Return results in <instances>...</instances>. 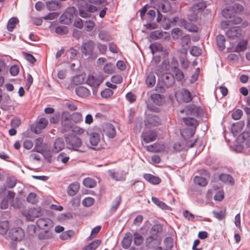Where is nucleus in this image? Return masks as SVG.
<instances>
[{
	"instance_id": "50",
	"label": "nucleus",
	"mask_w": 250,
	"mask_h": 250,
	"mask_svg": "<svg viewBox=\"0 0 250 250\" xmlns=\"http://www.w3.org/2000/svg\"><path fill=\"white\" fill-rule=\"evenodd\" d=\"M132 189L136 192H140L144 189V184L140 181L135 182L132 185Z\"/></svg>"
},
{
	"instance_id": "5",
	"label": "nucleus",
	"mask_w": 250,
	"mask_h": 250,
	"mask_svg": "<svg viewBox=\"0 0 250 250\" xmlns=\"http://www.w3.org/2000/svg\"><path fill=\"white\" fill-rule=\"evenodd\" d=\"M9 236L13 241H20L24 237V232L21 228H14L10 230Z\"/></svg>"
},
{
	"instance_id": "40",
	"label": "nucleus",
	"mask_w": 250,
	"mask_h": 250,
	"mask_svg": "<svg viewBox=\"0 0 250 250\" xmlns=\"http://www.w3.org/2000/svg\"><path fill=\"white\" fill-rule=\"evenodd\" d=\"M101 243L100 240H95L86 246L83 250H95Z\"/></svg>"
},
{
	"instance_id": "32",
	"label": "nucleus",
	"mask_w": 250,
	"mask_h": 250,
	"mask_svg": "<svg viewBox=\"0 0 250 250\" xmlns=\"http://www.w3.org/2000/svg\"><path fill=\"white\" fill-rule=\"evenodd\" d=\"M47 8L49 10L55 11L61 7V3L57 0H50L46 2Z\"/></svg>"
},
{
	"instance_id": "8",
	"label": "nucleus",
	"mask_w": 250,
	"mask_h": 250,
	"mask_svg": "<svg viewBox=\"0 0 250 250\" xmlns=\"http://www.w3.org/2000/svg\"><path fill=\"white\" fill-rule=\"evenodd\" d=\"M226 36L231 40H238L242 35V30L238 27H233L228 30L226 33Z\"/></svg>"
},
{
	"instance_id": "42",
	"label": "nucleus",
	"mask_w": 250,
	"mask_h": 250,
	"mask_svg": "<svg viewBox=\"0 0 250 250\" xmlns=\"http://www.w3.org/2000/svg\"><path fill=\"white\" fill-rule=\"evenodd\" d=\"M71 121L75 123H79L83 121V116L81 113L76 112L72 113L69 117Z\"/></svg>"
},
{
	"instance_id": "1",
	"label": "nucleus",
	"mask_w": 250,
	"mask_h": 250,
	"mask_svg": "<svg viewBox=\"0 0 250 250\" xmlns=\"http://www.w3.org/2000/svg\"><path fill=\"white\" fill-rule=\"evenodd\" d=\"M66 148L70 150L82 152L80 149L83 142L81 138L76 134L71 133L65 137Z\"/></svg>"
},
{
	"instance_id": "20",
	"label": "nucleus",
	"mask_w": 250,
	"mask_h": 250,
	"mask_svg": "<svg viewBox=\"0 0 250 250\" xmlns=\"http://www.w3.org/2000/svg\"><path fill=\"white\" fill-rule=\"evenodd\" d=\"M146 120L147 124L151 126H158L160 124V120L158 116L152 114H148L146 116Z\"/></svg>"
},
{
	"instance_id": "24",
	"label": "nucleus",
	"mask_w": 250,
	"mask_h": 250,
	"mask_svg": "<svg viewBox=\"0 0 250 250\" xmlns=\"http://www.w3.org/2000/svg\"><path fill=\"white\" fill-rule=\"evenodd\" d=\"M80 189V184L77 182L71 183L68 187L67 193L70 196H74L77 194Z\"/></svg>"
},
{
	"instance_id": "29",
	"label": "nucleus",
	"mask_w": 250,
	"mask_h": 250,
	"mask_svg": "<svg viewBox=\"0 0 250 250\" xmlns=\"http://www.w3.org/2000/svg\"><path fill=\"white\" fill-rule=\"evenodd\" d=\"M122 202V197L121 196H118L115 198L113 202L112 206L109 209V213L113 214L115 213Z\"/></svg>"
},
{
	"instance_id": "31",
	"label": "nucleus",
	"mask_w": 250,
	"mask_h": 250,
	"mask_svg": "<svg viewBox=\"0 0 250 250\" xmlns=\"http://www.w3.org/2000/svg\"><path fill=\"white\" fill-rule=\"evenodd\" d=\"M181 95L183 101L187 103L191 102L193 99L192 94L187 89H182Z\"/></svg>"
},
{
	"instance_id": "43",
	"label": "nucleus",
	"mask_w": 250,
	"mask_h": 250,
	"mask_svg": "<svg viewBox=\"0 0 250 250\" xmlns=\"http://www.w3.org/2000/svg\"><path fill=\"white\" fill-rule=\"evenodd\" d=\"M9 229V222L5 220L0 222V234L4 235Z\"/></svg>"
},
{
	"instance_id": "56",
	"label": "nucleus",
	"mask_w": 250,
	"mask_h": 250,
	"mask_svg": "<svg viewBox=\"0 0 250 250\" xmlns=\"http://www.w3.org/2000/svg\"><path fill=\"white\" fill-rule=\"evenodd\" d=\"M69 159V157L64 152H61L57 157L58 161L62 162L63 164H66Z\"/></svg>"
},
{
	"instance_id": "54",
	"label": "nucleus",
	"mask_w": 250,
	"mask_h": 250,
	"mask_svg": "<svg viewBox=\"0 0 250 250\" xmlns=\"http://www.w3.org/2000/svg\"><path fill=\"white\" fill-rule=\"evenodd\" d=\"M190 38L189 35H186L181 38V44L183 47H188L190 43Z\"/></svg>"
},
{
	"instance_id": "9",
	"label": "nucleus",
	"mask_w": 250,
	"mask_h": 250,
	"mask_svg": "<svg viewBox=\"0 0 250 250\" xmlns=\"http://www.w3.org/2000/svg\"><path fill=\"white\" fill-rule=\"evenodd\" d=\"M161 241V238H157L152 236H148L145 240L146 246L149 249H155L159 246Z\"/></svg>"
},
{
	"instance_id": "28",
	"label": "nucleus",
	"mask_w": 250,
	"mask_h": 250,
	"mask_svg": "<svg viewBox=\"0 0 250 250\" xmlns=\"http://www.w3.org/2000/svg\"><path fill=\"white\" fill-rule=\"evenodd\" d=\"M183 121L186 125L194 128H196L198 125V121L194 118L185 117L183 118Z\"/></svg>"
},
{
	"instance_id": "22",
	"label": "nucleus",
	"mask_w": 250,
	"mask_h": 250,
	"mask_svg": "<svg viewBox=\"0 0 250 250\" xmlns=\"http://www.w3.org/2000/svg\"><path fill=\"white\" fill-rule=\"evenodd\" d=\"M163 231V228L160 224H155L153 225L150 230V235L157 238H161L160 234Z\"/></svg>"
},
{
	"instance_id": "6",
	"label": "nucleus",
	"mask_w": 250,
	"mask_h": 250,
	"mask_svg": "<svg viewBox=\"0 0 250 250\" xmlns=\"http://www.w3.org/2000/svg\"><path fill=\"white\" fill-rule=\"evenodd\" d=\"M73 123L70 119L68 114H63L61 119V131L62 133L66 132L71 130L73 126Z\"/></svg>"
},
{
	"instance_id": "12",
	"label": "nucleus",
	"mask_w": 250,
	"mask_h": 250,
	"mask_svg": "<svg viewBox=\"0 0 250 250\" xmlns=\"http://www.w3.org/2000/svg\"><path fill=\"white\" fill-rule=\"evenodd\" d=\"M143 141L146 143H149L154 141L157 138V133L154 130H150L143 132L141 135Z\"/></svg>"
},
{
	"instance_id": "7",
	"label": "nucleus",
	"mask_w": 250,
	"mask_h": 250,
	"mask_svg": "<svg viewBox=\"0 0 250 250\" xmlns=\"http://www.w3.org/2000/svg\"><path fill=\"white\" fill-rule=\"evenodd\" d=\"M36 224L41 229H49L53 227V221L46 217L40 218L37 220Z\"/></svg>"
},
{
	"instance_id": "15",
	"label": "nucleus",
	"mask_w": 250,
	"mask_h": 250,
	"mask_svg": "<svg viewBox=\"0 0 250 250\" xmlns=\"http://www.w3.org/2000/svg\"><path fill=\"white\" fill-rule=\"evenodd\" d=\"M77 2L80 16L84 18H87L88 14L85 11H87L86 8L88 4L86 1L85 0H77Z\"/></svg>"
},
{
	"instance_id": "37",
	"label": "nucleus",
	"mask_w": 250,
	"mask_h": 250,
	"mask_svg": "<svg viewBox=\"0 0 250 250\" xmlns=\"http://www.w3.org/2000/svg\"><path fill=\"white\" fill-rule=\"evenodd\" d=\"M83 184L86 188H93L96 187L97 182L95 180L91 178L87 177L85 178L83 180Z\"/></svg>"
},
{
	"instance_id": "23",
	"label": "nucleus",
	"mask_w": 250,
	"mask_h": 250,
	"mask_svg": "<svg viewBox=\"0 0 250 250\" xmlns=\"http://www.w3.org/2000/svg\"><path fill=\"white\" fill-rule=\"evenodd\" d=\"M147 151L152 152H160L164 150V146L159 143H154L146 146Z\"/></svg>"
},
{
	"instance_id": "33",
	"label": "nucleus",
	"mask_w": 250,
	"mask_h": 250,
	"mask_svg": "<svg viewBox=\"0 0 250 250\" xmlns=\"http://www.w3.org/2000/svg\"><path fill=\"white\" fill-rule=\"evenodd\" d=\"M53 233L49 230L42 231L38 234V238L40 240H48L53 238Z\"/></svg>"
},
{
	"instance_id": "2",
	"label": "nucleus",
	"mask_w": 250,
	"mask_h": 250,
	"mask_svg": "<svg viewBox=\"0 0 250 250\" xmlns=\"http://www.w3.org/2000/svg\"><path fill=\"white\" fill-rule=\"evenodd\" d=\"M95 42L92 40H89L82 43L80 47V50L82 55L87 57L88 59L95 60L98 56V53L95 51Z\"/></svg>"
},
{
	"instance_id": "61",
	"label": "nucleus",
	"mask_w": 250,
	"mask_h": 250,
	"mask_svg": "<svg viewBox=\"0 0 250 250\" xmlns=\"http://www.w3.org/2000/svg\"><path fill=\"white\" fill-rule=\"evenodd\" d=\"M170 67H171V64L170 65L169 60L168 59L164 60L161 63V72L162 71H167L169 69Z\"/></svg>"
},
{
	"instance_id": "35",
	"label": "nucleus",
	"mask_w": 250,
	"mask_h": 250,
	"mask_svg": "<svg viewBox=\"0 0 250 250\" xmlns=\"http://www.w3.org/2000/svg\"><path fill=\"white\" fill-rule=\"evenodd\" d=\"M105 134L110 138H113L115 137L116 135V130L114 126L111 124H109L108 125H107L105 129Z\"/></svg>"
},
{
	"instance_id": "41",
	"label": "nucleus",
	"mask_w": 250,
	"mask_h": 250,
	"mask_svg": "<svg viewBox=\"0 0 250 250\" xmlns=\"http://www.w3.org/2000/svg\"><path fill=\"white\" fill-rule=\"evenodd\" d=\"M19 22V20L17 18L13 17L11 18L7 23V30L10 31H13V29L16 26L17 23Z\"/></svg>"
},
{
	"instance_id": "57",
	"label": "nucleus",
	"mask_w": 250,
	"mask_h": 250,
	"mask_svg": "<svg viewBox=\"0 0 250 250\" xmlns=\"http://www.w3.org/2000/svg\"><path fill=\"white\" fill-rule=\"evenodd\" d=\"M114 66L111 63L105 64L104 67V71L106 74H112L114 72Z\"/></svg>"
},
{
	"instance_id": "49",
	"label": "nucleus",
	"mask_w": 250,
	"mask_h": 250,
	"mask_svg": "<svg viewBox=\"0 0 250 250\" xmlns=\"http://www.w3.org/2000/svg\"><path fill=\"white\" fill-rule=\"evenodd\" d=\"M242 19L240 18L236 17L234 18V20H230L222 22L221 25L223 28H226L228 26L230 25V22H232L233 24H238L240 23Z\"/></svg>"
},
{
	"instance_id": "47",
	"label": "nucleus",
	"mask_w": 250,
	"mask_h": 250,
	"mask_svg": "<svg viewBox=\"0 0 250 250\" xmlns=\"http://www.w3.org/2000/svg\"><path fill=\"white\" fill-rule=\"evenodd\" d=\"M164 32L163 31L155 30L151 32L150 34V38L154 40H157L163 38Z\"/></svg>"
},
{
	"instance_id": "60",
	"label": "nucleus",
	"mask_w": 250,
	"mask_h": 250,
	"mask_svg": "<svg viewBox=\"0 0 250 250\" xmlns=\"http://www.w3.org/2000/svg\"><path fill=\"white\" fill-rule=\"evenodd\" d=\"M164 244L166 247V249L171 250L173 247V239L171 237H167L164 240Z\"/></svg>"
},
{
	"instance_id": "27",
	"label": "nucleus",
	"mask_w": 250,
	"mask_h": 250,
	"mask_svg": "<svg viewBox=\"0 0 250 250\" xmlns=\"http://www.w3.org/2000/svg\"><path fill=\"white\" fill-rule=\"evenodd\" d=\"M144 178L147 181L153 185H158L161 182V180L159 177L154 176L151 174H145Z\"/></svg>"
},
{
	"instance_id": "62",
	"label": "nucleus",
	"mask_w": 250,
	"mask_h": 250,
	"mask_svg": "<svg viewBox=\"0 0 250 250\" xmlns=\"http://www.w3.org/2000/svg\"><path fill=\"white\" fill-rule=\"evenodd\" d=\"M27 201L33 204H35L37 201L36 194L34 192L30 193L27 197Z\"/></svg>"
},
{
	"instance_id": "52",
	"label": "nucleus",
	"mask_w": 250,
	"mask_h": 250,
	"mask_svg": "<svg viewBox=\"0 0 250 250\" xmlns=\"http://www.w3.org/2000/svg\"><path fill=\"white\" fill-rule=\"evenodd\" d=\"M190 53L193 56H199L202 54V49L198 46H193L190 49Z\"/></svg>"
},
{
	"instance_id": "36",
	"label": "nucleus",
	"mask_w": 250,
	"mask_h": 250,
	"mask_svg": "<svg viewBox=\"0 0 250 250\" xmlns=\"http://www.w3.org/2000/svg\"><path fill=\"white\" fill-rule=\"evenodd\" d=\"M89 141L93 146H96L100 141V135L98 133L92 132L90 134Z\"/></svg>"
},
{
	"instance_id": "58",
	"label": "nucleus",
	"mask_w": 250,
	"mask_h": 250,
	"mask_svg": "<svg viewBox=\"0 0 250 250\" xmlns=\"http://www.w3.org/2000/svg\"><path fill=\"white\" fill-rule=\"evenodd\" d=\"M113 94V91L110 88H105L101 92V96L104 98H108Z\"/></svg>"
},
{
	"instance_id": "13",
	"label": "nucleus",
	"mask_w": 250,
	"mask_h": 250,
	"mask_svg": "<svg viewBox=\"0 0 250 250\" xmlns=\"http://www.w3.org/2000/svg\"><path fill=\"white\" fill-rule=\"evenodd\" d=\"M42 214L41 209L39 208H30L25 212V215L26 218L32 221L35 218L39 217Z\"/></svg>"
},
{
	"instance_id": "53",
	"label": "nucleus",
	"mask_w": 250,
	"mask_h": 250,
	"mask_svg": "<svg viewBox=\"0 0 250 250\" xmlns=\"http://www.w3.org/2000/svg\"><path fill=\"white\" fill-rule=\"evenodd\" d=\"M95 202V199L92 197H86L82 201V204L86 207L92 206Z\"/></svg>"
},
{
	"instance_id": "18",
	"label": "nucleus",
	"mask_w": 250,
	"mask_h": 250,
	"mask_svg": "<svg viewBox=\"0 0 250 250\" xmlns=\"http://www.w3.org/2000/svg\"><path fill=\"white\" fill-rule=\"evenodd\" d=\"M65 146L64 141L62 138H57L53 145L52 151L54 153H58L64 148Z\"/></svg>"
},
{
	"instance_id": "14",
	"label": "nucleus",
	"mask_w": 250,
	"mask_h": 250,
	"mask_svg": "<svg viewBox=\"0 0 250 250\" xmlns=\"http://www.w3.org/2000/svg\"><path fill=\"white\" fill-rule=\"evenodd\" d=\"M179 25L189 32H197L198 30V28L196 25L191 22H188L185 19H180Z\"/></svg>"
},
{
	"instance_id": "34",
	"label": "nucleus",
	"mask_w": 250,
	"mask_h": 250,
	"mask_svg": "<svg viewBox=\"0 0 250 250\" xmlns=\"http://www.w3.org/2000/svg\"><path fill=\"white\" fill-rule=\"evenodd\" d=\"M245 125V122L243 121H240L236 123H234L232 125V131L233 133H239L241 132Z\"/></svg>"
},
{
	"instance_id": "55",
	"label": "nucleus",
	"mask_w": 250,
	"mask_h": 250,
	"mask_svg": "<svg viewBox=\"0 0 250 250\" xmlns=\"http://www.w3.org/2000/svg\"><path fill=\"white\" fill-rule=\"evenodd\" d=\"M99 37L101 40L104 42L109 41L110 38L108 33L104 30H102L99 32Z\"/></svg>"
},
{
	"instance_id": "51",
	"label": "nucleus",
	"mask_w": 250,
	"mask_h": 250,
	"mask_svg": "<svg viewBox=\"0 0 250 250\" xmlns=\"http://www.w3.org/2000/svg\"><path fill=\"white\" fill-rule=\"evenodd\" d=\"M55 32L61 35H66L68 32V29L65 26H59L56 27Z\"/></svg>"
},
{
	"instance_id": "39",
	"label": "nucleus",
	"mask_w": 250,
	"mask_h": 250,
	"mask_svg": "<svg viewBox=\"0 0 250 250\" xmlns=\"http://www.w3.org/2000/svg\"><path fill=\"white\" fill-rule=\"evenodd\" d=\"M233 14V8L231 6L226 7L222 12V16L226 18H231Z\"/></svg>"
},
{
	"instance_id": "30",
	"label": "nucleus",
	"mask_w": 250,
	"mask_h": 250,
	"mask_svg": "<svg viewBox=\"0 0 250 250\" xmlns=\"http://www.w3.org/2000/svg\"><path fill=\"white\" fill-rule=\"evenodd\" d=\"M217 45L220 51L224 50L225 48L226 39L224 36L219 34L216 37Z\"/></svg>"
},
{
	"instance_id": "48",
	"label": "nucleus",
	"mask_w": 250,
	"mask_h": 250,
	"mask_svg": "<svg viewBox=\"0 0 250 250\" xmlns=\"http://www.w3.org/2000/svg\"><path fill=\"white\" fill-rule=\"evenodd\" d=\"M48 124V121L44 118H41L36 125V129L42 130L46 127Z\"/></svg>"
},
{
	"instance_id": "38",
	"label": "nucleus",
	"mask_w": 250,
	"mask_h": 250,
	"mask_svg": "<svg viewBox=\"0 0 250 250\" xmlns=\"http://www.w3.org/2000/svg\"><path fill=\"white\" fill-rule=\"evenodd\" d=\"M151 200L154 204L162 209L167 210L169 208V207L164 202L160 201L157 197H152L151 198Z\"/></svg>"
},
{
	"instance_id": "63",
	"label": "nucleus",
	"mask_w": 250,
	"mask_h": 250,
	"mask_svg": "<svg viewBox=\"0 0 250 250\" xmlns=\"http://www.w3.org/2000/svg\"><path fill=\"white\" fill-rule=\"evenodd\" d=\"M242 115V110L239 109H237L232 113L231 116L233 119L238 120L241 118Z\"/></svg>"
},
{
	"instance_id": "59",
	"label": "nucleus",
	"mask_w": 250,
	"mask_h": 250,
	"mask_svg": "<svg viewBox=\"0 0 250 250\" xmlns=\"http://www.w3.org/2000/svg\"><path fill=\"white\" fill-rule=\"evenodd\" d=\"M95 25V24L94 22L91 20H89L88 21H85V22L84 26L85 30L87 31L90 32L92 31Z\"/></svg>"
},
{
	"instance_id": "17",
	"label": "nucleus",
	"mask_w": 250,
	"mask_h": 250,
	"mask_svg": "<svg viewBox=\"0 0 250 250\" xmlns=\"http://www.w3.org/2000/svg\"><path fill=\"white\" fill-rule=\"evenodd\" d=\"M150 99L154 104L158 106L162 105L165 102L164 96L158 93L151 94Z\"/></svg>"
},
{
	"instance_id": "21",
	"label": "nucleus",
	"mask_w": 250,
	"mask_h": 250,
	"mask_svg": "<svg viewBox=\"0 0 250 250\" xmlns=\"http://www.w3.org/2000/svg\"><path fill=\"white\" fill-rule=\"evenodd\" d=\"M146 84L148 87L151 88L156 83V77L153 72L146 73Z\"/></svg>"
},
{
	"instance_id": "4",
	"label": "nucleus",
	"mask_w": 250,
	"mask_h": 250,
	"mask_svg": "<svg viewBox=\"0 0 250 250\" xmlns=\"http://www.w3.org/2000/svg\"><path fill=\"white\" fill-rule=\"evenodd\" d=\"M75 10L74 7L68 8L60 17V22L62 24H69L73 19Z\"/></svg>"
},
{
	"instance_id": "44",
	"label": "nucleus",
	"mask_w": 250,
	"mask_h": 250,
	"mask_svg": "<svg viewBox=\"0 0 250 250\" xmlns=\"http://www.w3.org/2000/svg\"><path fill=\"white\" fill-rule=\"evenodd\" d=\"M193 181L195 184L201 187H205L208 184L207 179L201 176H195Z\"/></svg>"
},
{
	"instance_id": "25",
	"label": "nucleus",
	"mask_w": 250,
	"mask_h": 250,
	"mask_svg": "<svg viewBox=\"0 0 250 250\" xmlns=\"http://www.w3.org/2000/svg\"><path fill=\"white\" fill-rule=\"evenodd\" d=\"M132 241V235L130 232H127L125 233L122 242V247L126 249L128 248Z\"/></svg>"
},
{
	"instance_id": "46",
	"label": "nucleus",
	"mask_w": 250,
	"mask_h": 250,
	"mask_svg": "<svg viewBox=\"0 0 250 250\" xmlns=\"http://www.w3.org/2000/svg\"><path fill=\"white\" fill-rule=\"evenodd\" d=\"M248 42L247 41L242 40L238 42L237 46L235 48V51L240 52L246 50Z\"/></svg>"
},
{
	"instance_id": "16",
	"label": "nucleus",
	"mask_w": 250,
	"mask_h": 250,
	"mask_svg": "<svg viewBox=\"0 0 250 250\" xmlns=\"http://www.w3.org/2000/svg\"><path fill=\"white\" fill-rule=\"evenodd\" d=\"M108 173L111 179L116 181H123L125 179L126 173L124 171L115 172L112 170H109Z\"/></svg>"
},
{
	"instance_id": "19",
	"label": "nucleus",
	"mask_w": 250,
	"mask_h": 250,
	"mask_svg": "<svg viewBox=\"0 0 250 250\" xmlns=\"http://www.w3.org/2000/svg\"><path fill=\"white\" fill-rule=\"evenodd\" d=\"M219 179L223 183L230 186H233L235 183L233 177L229 174L221 173L219 176Z\"/></svg>"
},
{
	"instance_id": "11",
	"label": "nucleus",
	"mask_w": 250,
	"mask_h": 250,
	"mask_svg": "<svg viewBox=\"0 0 250 250\" xmlns=\"http://www.w3.org/2000/svg\"><path fill=\"white\" fill-rule=\"evenodd\" d=\"M102 83V81L101 80L97 79L92 75L88 76L86 80L87 84L92 87L94 94L97 92L98 87Z\"/></svg>"
},
{
	"instance_id": "26",
	"label": "nucleus",
	"mask_w": 250,
	"mask_h": 250,
	"mask_svg": "<svg viewBox=\"0 0 250 250\" xmlns=\"http://www.w3.org/2000/svg\"><path fill=\"white\" fill-rule=\"evenodd\" d=\"M76 94L81 97H87L90 94L89 90L82 86L77 87L75 89Z\"/></svg>"
},
{
	"instance_id": "45",
	"label": "nucleus",
	"mask_w": 250,
	"mask_h": 250,
	"mask_svg": "<svg viewBox=\"0 0 250 250\" xmlns=\"http://www.w3.org/2000/svg\"><path fill=\"white\" fill-rule=\"evenodd\" d=\"M133 241L134 243L136 246H140L141 245L143 241H144V238L143 236L138 232H134L133 233Z\"/></svg>"
},
{
	"instance_id": "3",
	"label": "nucleus",
	"mask_w": 250,
	"mask_h": 250,
	"mask_svg": "<svg viewBox=\"0 0 250 250\" xmlns=\"http://www.w3.org/2000/svg\"><path fill=\"white\" fill-rule=\"evenodd\" d=\"M171 70L173 73L174 79L178 82H181L185 79V75L182 71L179 68L178 61L175 57H173L171 61Z\"/></svg>"
},
{
	"instance_id": "10",
	"label": "nucleus",
	"mask_w": 250,
	"mask_h": 250,
	"mask_svg": "<svg viewBox=\"0 0 250 250\" xmlns=\"http://www.w3.org/2000/svg\"><path fill=\"white\" fill-rule=\"evenodd\" d=\"M161 79L164 86L167 88L172 86L175 83L174 76L170 73H165L162 74Z\"/></svg>"
},
{
	"instance_id": "64",
	"label": "nucleus",
	"mask_w": 250,
	"mask_h": 250,
	"mask_svg": "<svg viewBox=\"0 0 250 250\" xmlns=\"http://www.w3.org/2000/svg\"><path fill=\"white\" fill-rule=\"evenodd\" d=\"M36 232V227L34 225H30L27 226V232L30 236H34Z\"/></svg>"
}]
</instances>
